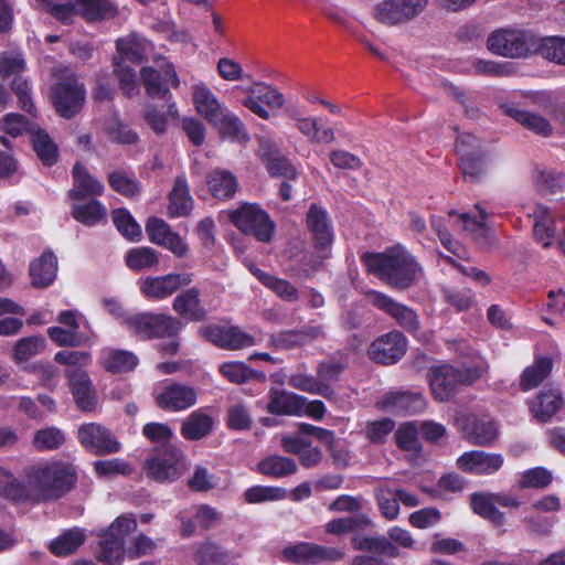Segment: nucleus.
I'll return each instance as SVG.
<instances>
[{"label": "nucleus", "mask_w": 565, "mask_h": 565, "mask_svg": "<svg viewBox=\"0 0 565 565\" xmlns=\"http://www.w3.org/2000/svg\"><path fill=\"white\" fill-rule=\"evenodd\" d=\"M23 478L28 500H55L70 490L75 481V470L62 460H43L24 467Z\"/></svg>", "instance_id": "nucleus-1"}, {"label": "nucleus", "mask_w": 565, "mask_h": 565, "mask_svg": "<svg viewBox=\"0 0 565 565\" xmlns=\"http://www.w3.org/2000/svg\"><path fill=\"white\" fill-rule=\"evenodd\" d=\"M367 270L393 288L404 290L416 285L423 277V269L415 257L402 245L384 253L364 256Z\"/></svg>", "instance_id": "nucleus-2"}, {"label": "nucleus", "mask_w": 565, "mask_h": 565, "mask_svg": "<svg viewBox=\"0 0 565 565\" xmlns=\"http://www.w3.org/2000/svg\"><path fill=\"white\" fill-rule=\"evenodd\" d=\"M149 49L150 43L135 33L116 41L117 54L113 61L114 72L119 81L121 90L128 97L139 93L136 71L129 64H141L146 60Z\"/></svg>", "instance_id": "nucleus-3"}, {"label": "nucleus", "mask_w": 565, "mask_h": 565, "mask_svg": "<svg viewBox=\"0 0 565 565\" xmlns=\"http://www.w3.org/2000/svg\"><path fill=\"white\" fill-rule=\"evenodd\" d=\"M489 365L480 360L476 366L457 369L449 364L435 366L429 372L431 395L438 402L449 401L462 385H469L488 372Z\"/></svg>", "instance_id": "nucleus-4"}, {"label": "nucleus", "mask_w": 565, "mask_h": 565, "mask_svg": "<svg viewBox=\"0 0 565 565\" xmlns=\"http://www.w3.org/2000/svg\"><path fill=\"white\" fill-rule=\"evenodd\" d=\"M487 49L505 58H526L537 53L539 36L520 28H500L487 38Z\"/></svg>", "instance_id": "nucleus-5"}, {"label": "nucleus", "mask_w": 565, "mask_h": 565, "mask_svg": "<svg viewBox=\"0 0 565 565\" xmlns=\"http://www.w3.org/2000/svg\"><path fill=\"white\" fill-rule=\"evenodd\" d=\"M122 324L142 340L175 337L183 329V323L178 318L152 312L127 316Z\"/></svg>", "instance_id": "nucleus-6"}, {"label": "nucleus", "mask_w": 565, "mask_h": 565, "mask_svg": "<svg viewBox=\"0 0 565 565\" xmlns=\"http://www.w3.org/2000/svg\"><path fill=\"white\" fill-rule=\"evenodd\" d=\"M231 222L243 233L253 235L262 243H269L276 225L269 214L255 203H243L230 213Z\"/></svg>", "instance_id": "nucleus-7"}, {"label": "nucleus", "mask_w": 565, "mask_h": 565, "mask_svg": "<svg viewBox=\"0 0 565 565\" xmlns=\"http://www.w3.org/2000/svg\"><path fill=\"white\" fill-rule=\"evenodd\" d=\"M137 527L132 514L119 515L104 532L98 552V561L106 565H122L125 558V537Z\"/></svg>", "instance_id": "nucleus-8"}, {"label": "nucleus", "mask_w": 565, "mask_h": 565, "mask_svg": "<svg viewBox=\"0 0 565 565\" xmlns=\"http://www.w3.org/2000/svg\"><path fill=\"white\" fill-rule=\"evenodd\" d=\"M429 0H381L372 10L373 18L388 26L403 25L418 18Z\"/></svg>", "instance_id": "nucleus-9"}, {"label": "nucleus", "mask_w": 565, "mask_h": 565, "mask_svg": "<svg viewBox=\"0 0 565 565\" xmlns=\"http://www.w3.org/2000/svg\"><path fill=\"white\" fill-rule=\"evenodd\" d=\"M186 469L183 452L171 445L148 458L145 462L147 477L159 482H171L180 478Z\"/></svg>", "instance_id": "nucleus-10"}, {"label": "nucleus", "mask_w": 565, "mask_h": 565, "mask_svg": "<svg viewBox=\"0 0 565 565\" xmlns=\"http://www.w3.org/2000/svg\"><path fill=\"white\" fill-rule=\"evenodd\" d=\"M457 153L465 178L477 180L487 172L488 161L481 151L480 141L470 134H462L457 138Z\"/></svg>", "instance_id": "nucleus-11"}, {"label": "nucleus", "mask_w": 565, "mask_h": 565, "mask_svg": "<svg viewBox=\"0 0 565 565\" xmlns=\"http://www.w3.org/2000/svg\"><path fill=\"white\" fill-rule=\"evenodd\" d=\"M86 92L75 76H68L57 83L53 90L56 111L64 118H72L83 107Z\"/></svg>", "instance_id": "nucleus-12"}, {"label": "nucleus", "mask_w": 565, "mask_h": 565, "mask_svg": "<svg viewBox=\"0 0 565 565\" xmlns=\"http://www.w3.org/2000/svg\"><path fill=\"white\" fill-rule=\"evenodd\" d=\"M285 561L299 564L312 565L323 561H339L344 557V553L333 548L326 547L315 543L301 542L288 545L282 550Z\"/></svg>", "instance_id": "nucleus-13"}, {"label": "nucleus", "mask_w": 565, "mask_h": 565, "mask_svg": "<svg viewBox=\"0 0 565 565\" xmlns=\"http://www.w3.org/2000/svg\"><path fill=\"white\" fill-rule=\"evenodd\" d=\"M248 96L242 100V105L262 119H269L270 113L262 105L269 108H281L285 104L284 95L274 86L263 82L255 83L245 89Z\"/></svg>", "instance_id": "nucleus-14"}, {"label": "nucleus", "mask_w": 565, "mask_h": 565, "mask_svg": "<svg viewBox=\"0 0 565 565\" xmlns=\"http://www.w3.org/2000/svg\"><path fill=\"white\" fill-rule=\"evenodd\" d=\"M154 399L163 411L182 412L195 405L198 392L192 386L170 382L157 391Z\"/></svg>", "instance_id": "nucleus-15"}, {"label": "nucleus", "mask_w": 565, "mask_h": 565, "mask_svg": "<svg viewBox=\"0 0 565 565\" xmlns=\"http://www.w3.org/2000/svg\"><path fill=\"white\" fill-rule=\"evenodd\" d=\"M192 281L191 274H168L157 277H146L140 280V291L152 301H160L172 296L179 288Z\"/></svg>", "instance_id": "nucleus-16"}, {"label": "nucleus", "mask_w": 565, "mask_h": 565, "mask_svg": "<svg viewBox=\"0 0 565 565\" xmlns=\"http://www.w3.org/2000/svg\"><path fill=\"white\" fill-rule=\"evenodd\" d=\"M367 297L373 306L387 313L406 331L417 332L419 330L418 315L412 308L380 291L372 290Z\"/></svg>", "instance_id": "nucleus-17"}, {"label": "nucleus", "mask_w": 565, "mask_h": 565, "mask_svg": "<svg viewBox=\"0 0 565 565\" xmlns=\"http://www.w3.org/2000/svg\"><path fill=\"white\" fill-rule=\"evenodd\" d=\"M376 406L394 414H417L426 409L427 401L420 392L391 391L376 402Z\"/></svg>", "instance_id": "nucleus-18"}, {"label": "nucleus", "mask_w": 565, "mask_h": 565, "mask_svg": "<svg viewBox=\"0 0 565 565\" xmlns=\"http://www.w3.org/2000/svg\"><path fill=\"white\" fill-rule=\"evenodd\" d=\"M407 339L399 331H391L372 342L369 356L382 364H393L406 353Z\"/></svg>", "instance_id": "nucleus-19"}, {"label": "nucleus", "mask_w": 565, "mask_h": 565, "mask_svg": "<svg viewBox=\"0 0 565 565\" xmlns=\"http://www.w3.org/2000/svg\"><path fill=\"white\" fill-rule=\"evenodd\" d=\"M81 444L95 455L115 454L120 450V443L105 427L98 424L83 425L78 429Z\"/></svg>", "instance_id": "nucleus-20"}, {"label": "nucleus", "mask_w": 565, "mask_h": 565, "mask_svg": "<svg viewBox=\"0 0 565 565\" xmlns=\"http://www.w3.org/2000/svg\"><path fill=\"white\" fill-rule=\"evenodd\" d=\"M201 334L215 345L227 350H239L256 344L253 335L238 327L207 326L200 329Z\"/></svg>", "instance_id": "nucleus-21"}, {"label": "nucleus", "mask_w": 565, "mask_h": 565, "mask_svg": "<svg viewBox=\"0 0 565 565\" xmlns=\"http://www.w3.org/2000/svg\"><path fill=\"white\" fill-rule=\"evenodd\" d=\"M146 232L149 239L172 252L177 257H183L188 253V244L168 223L161 218L152 217L146 224Z\"/></svg>", "instance_id": "nucleus-22"}, {"label": "nucleus", "mask_w": 565, "mask_h": 565, "mask_svg": "<svg viewBox=\"0 0 565 565\" xmlns=\"http://www.w3.org/2000/svg\"><path fill=\"white\" fill-rule=\"evenodd\" d=\"M160 71L153 67H142L141 78L147 93L152 96H163L169 90V85L177 87L179 78L171 63L164 58L159 62Z\"/></svg>", "instance_id": "nucleus-23"}, {"label": "nucleus", "mask_w": 565, "mask_h": 565, "mask_svg": "<svg viewBox=\"0 0 565 565\" xmlns=\"http://www.w3.org/2000/svg\"><path fill=\"white\" fill-rule=\"evenodd\" d=\"M65 376L78 408L84 412L93 411L97 398L87 372L84 369H67Z\"/></svg>", "instance_id": "nucleus-24"}, {"label": "nucleus", "mask_w": 565, "mask_h": 565, "mask_svg": "<svg viewBox=\"0 0 565 565\" xmlns=\"http://www.w3.org/2000/svg\"><path fill=\"white\" fill-rule=\"evenodd\" d=\"M458 468L473 475H491L503 465V458L499 454H488L481 450H471L462 454L457 459Z\"/></svg>", "instance_id": "nucleus-25"}, {"label": "nucleus", "mask_w": 565, "mask_h": 565, "mask_svg": "<svg viewBox=\"0 0 565 565\" xmlns=\"http://www.w3.org/2000/svg\"><path fill=\"white\" fill-rule=\"evenodd\" d=\"M104 185L81 163L73 168V188L68 191V196L73 201H83L102 195Z\"/></svg>", "instance_id": "nucleus-26"}, {"label": "nucleus", "mask_w": 565, "mask_h": 565, "mask_svg": "<svg viewBox=\"0 0 565 565\" xmlns=\"http://www.w3.org/2000/svg\"><path fill=\"white\" fill-rule=\"evenodd\" d=\"M288 117L294 120L296 129L310 142L331 143L335 140L333 129L330 127H319L316 117L302 116L296 109L288 110Z\"/></svg>", "instance_id": "nucleus-27"}, {"label": "nucleus", "mask_w": 565, "mask_h": 565, "mask_svg": "<svg viewBox=\"0 0 565 565\" xmlns=\"http://www.w3.org/2000/svg\"><path fill=\"white\" fill-rule=\"evenodd\" d=\"M192 95L196 111L211 124L216 122L227 109L205 84L194 85Z\"/></svg>", "instance_id": "nucleus-28"}, {"label": "nucleus", "mask_w": 565, "mask_h": 565, "mask_svg": "<svg viewBox=\"0 0 565 565\" xmlns=\"http://www.w3.org/2000/svg\"><path fill=\"white\" fill-rule=\"evenodd\" d=\"M307 224L315 237V247L322 250L330 249L333 232L327 212L317 205H311L307 214Z\"/></svg>", "instance_id": "nucleus-29"}, {"label": "nucleus", "mask_w": 565, "mask_h": 565, "mask_svg": "<svg viewBox=\"0 0 565 565\" xmlns=\"http://www.w3.org/2000/svg\"><path fill=\"white\" fill-rule=\"evenodd\" d=\"M57 275V258L47 250L40 257L31 262L30 276L33 286L38 288H45L53 284Z\"/></svg>", "instance_id": "nucleus-30"}, {"label": "nucleus", "mask_w": 565, "mask_h": 565, "mask_svg": "<svg viewBox=\"0 0 565 565\" xmlns=\"http://www.w3.org/2000/svg\"><path fill=\"white\" fill-rule=\"evenodd\" d=\"M193 205L194 201L190 195L185 177H177L173 188L169 193L168 215L170 217L186 216L193 209Z\"/></svg>", "instance_id": "nucleus-31"}, {"label": "nucleus", "mask_w": 565, "mask_h": 565, "mask_svg": "<svg viewBox=\"0 0 565 565\" xmlns=\"http://www.w3.org/2000/svg\"><path fill=\"white\" fill-rule=\"evenodd\" d=\"M249 271L268 289H270L277 297L288 302H296L299 300L298 289L288 280L276 277L266 273L255 265H247Z\"/></svg>", "instance_id": "nucleus-32"}, {"label": "nucleus", "mask_w": 565, "mask_h": 565, "mask_svg": "<svg viewBox=\"0 0 565 565\" xmlns=\"http://www.w3.org/2000/svg\"><path fill=\"white\" fill-rule=\"evenodd\" d=\"M532 215L534 217L533 232L535 239L541 243L543 247H551L556 234L555 218L551 209L539 203L535 205Z\"/></svg>", "instance_id": "nucleus-33"}, {"label": "nucleus", "mask_w": 565, "mask_h": 565, "mask_svg": "<svg viewBox=\"0 0 565 565\" xmlns=\"http://www.w3.org/2000/svg\"><path fill=\"white\" fill-rule=\"evenodd\" d=\"M303 396L284 390H270L267 409L276 415L301 416Z\"/></svg>", "instance_id": "nucleus-34"}, {"label": "nucleus", "mask_w": 565, "mask_h": 565, "mask_svg": "<svg viewBox=\"0 0 565 565\" xmlns=\"http://www.w3.org/2000/svg\"><path fill=\"white\" fill-rule=\"evenodd\" d=\"M206 183L210 193L217 200L232 199L238 189L237 178L224 169L212 170L207 174Z\"/></svg>", "instance_id": "nucleus-35"}, {"label": "nucleus", "mask_w": 565, "mask_h": 565, "mask_svg": "<svg viewBox=\"0 0 565 565\" xmlns=\"http://www.w3.org/2000/svg\"><path fill=\"white\" fill-rule=\"evenodd\" d=\"M72 216L85 226H95L106 220L107 209L96 199L73 201Z\"/></svg>", "instance_id": "nucleus-36"}, {"label": "nucleus", "mask_w": 565, "mask_h": 565, "mask_svg": "<svg viewBox=\"0 0 565 565\" xmlns=\"http://www.w3.org/2000/svg\"><path fill=\"white\" fill-rule=\"evenodd\" d=\"M563 406V398L558 390H543L534 402L531 403L530 409L533 416L542 423L550 420Z\"/></svg>", "instance_id": "nucleus-37"}, {"label": "nucleus", "mask_w": 565, "mask_h": 565, "mask_svg": "<svg viewBox=\"0 0 565 565\" xmlns=\"http://www.w3.org/2000/svg\"><path fill=\"white\" fill-rule=\"evenodd\" d=\"M173 309L181 317L193 321H202L206 317L205 310L200 305L196 288H190L178 295L173 300Z\"/></svg>", "instance_id": "nucleus-38"}, {"label": "nucleus", "mask_w": 565, "mask_h": 565, "mask_svg": "<svg viewBox=\"0 0 565 565\" xmlns=\"http://www.w3.org/2000/svg\"><path fill=\"white\" fill-rule=\"evenodd\" d=\"M138 362V358L126 350L104 349L100 355V364L111 373L132 371Z\"/></svg>", "instance_id": "nucleus-39"}, {"label": "nucleus", "mask_w": 565, "mask_h": 565, "mask_svg": "<svg viewBox=\"0 0 565 565\" xmlns=\"http://www.w3.org/2000/svg\"><path fill=\"white\" fill-rule=\"evenodd\" d=\"M77 14L88 21L111 19L117 15L118 7L111 0H78Z\"/></svg>", "instance_id": "nucleus-40"}, {"label": "nucleus", "mask_w": 565, "mask_h": 565, "mask_svg": "<svg viewBox=\"0 0 565 565\" xmlns=\"http://www.w3.org/2000/svg\"><path fill=\"white\" fill-rule=\"evenodd\" d=\"M537 191L543 195L555 194L565 189V174L550 168H536L532 174Z\"/></svg>", "instance_id": "nucleus-41"}, {"label": "nucleus", "mask_w": 565, "mask_h": 565, "mask_svg": "<svg viewBox=\"0 0 565 565\" xmlns=\"http://www.w3.org/2000/svg\"><path fill=\"white\" fill-rule=\"evenodd\" d=\"M257 471L271 478H285L297 472V463L291 458L271 455L258 462Z\"/></svg>", "instance_id": "nucleus-42"}, {"label": "nucleus", "mask_w": 565, "mask_h": 565, "mask_svg": "<svg viewBox=\"0 0 565 565\" xmlns=\"http://www.w3.org/2000/svg\"><path fill=\"white\" fill-rule=\"evenodd\" d=\"M212 125H214L225 138L232 141L245 143L249 140V136L242 120L228 109Z\"/></svg>", "instance_id": "nucleus-43"}, {"label": "nucleus", "mask_w": 565, "mask_h": 565, "mask_svg": "<svg viewBox=\"0 0 565 565\" xmlns=\"http://www.w3.org/2000/svg\"><path fill=\"white\" fill-rule=\"evenodd\" d=\"M85 531L79 527L70 529L50 543L51 552L56 556L74 553L85 541Z\"/></svg>", "instance_id": "nucleus-44"}, {"label": "nucleus", "mask_w": 565, "mask_h": 565, "mask_svg": "<svg viewBox=\"0 0 565 565\" xmlns=\"http://www.w3.org/2000/svg\"><path fill=\"white\" fill-rule=\"evenodd\" d=\"M213 428V419L201 411L193 412L182 424L181 435L189 440L205 437Z\"/></svg>", "instance_id": "nucleus-45"}, {"label": "nucleus", "mask_w": 565, "mask_h": 565, "mask_svg": "<svg viewBox=\"0 0 565 565\" xmlns=\"http://www.w3.org/2000/svg\"><path fill=\"white\" fill-rule=\"evenodd\" d=\"M374 495L381 515L388 521L396 520L399 515V501L397 488L381 484L374 490Z\"/></svg>", "instance_id": "nucleus-46"}, {"label": "nucleus", "mask_w": 565, "mask_h": 565, "mask_svg": "<svg viewBox=\"0 0 565 565\" xmlns=\"http://www.w3.org/2000/svg\"><path fill=\"white\" fill-rule=\"evenodd\" d=\"M470 504L475 513L487 519L495 525L504 523V515L497 509L494 494L475 493L471 495Z\"/></svg>", "instance_id": "nucleus-47"}, {"label": "nucleus", "mask_w": 565, "mask_h": 565, "mask_svg": "<svg viewBox=\"0 0 565 565\" xmlns=\"http://www.w3.org/2000/svg\"><path fill=\"white\" fill-rule=\"evenodd\" d=\"M509 114L518 122L536 135L548 137L553 132L550 121L541 115L520 108H511Z\"/></svg>", "instance_id": "nucleus-48"}, {"label": "nucleus", "mask_w": 565, "mask_h": 565, "mask_svg": "<svg viewBox=\"0 0 565 565\" xmlns=\"http://www.w3.org/2000/svg\"><path fill=\"white\" fill-rule=\"evenodd\" d=\"M220 373L231 383L242 384L254 377L265 380L263 372L252 370L248 365L241 361L224 362L218 366Z\"/></svg>", "instance_id": "nucleus-49"}, {"label": "nucleus", "mask_w": 565, "mask_h": 565, "mask_svg": "<svg viewBox=\"0 0 565 565\" xmlns=\"http://www.w3.org/2000/svg\"><path fill=\"white\" fill-rule=\"evenodd\" d=\"M553 362L550 358H540L535 363L526 367L521 376V387L530 391L543 382L552 371Z\"/></svg>", "instance_id": "nucleus-50"}, {"label": "nucleus", "mask_w": 565, "mask_h": 565, "mask_svg": "<svg viewBox=\"0 0 565 565\" xmlns=\"http://www.w3.org/2000/svg\"><path fill=\"white\" fill-rule=\"evenodd\" d=\"M328 257L329 249L316 248L315 253L305 254L297 265L288 269V273L299 278H309L321 267L323 260Z\"/></svg>", "instance_id": "nucleus-51"}, {"label": "nucleus", "mask_w": 565, "mask_h": 565, "mask_svg": "<svg viewBox=\"0 0 565 565\" xmlns=\"http://www.w3.org/2000/svg\"><path fill=\"white\" fill-rule=\"evenodd\" d=\"M113 222L118 232L128 241L139 242L142 237L140 225L126 209H116L113 211Z\"/></svg>", "instance_id": "nucleus-52"}, {"label": "nucleus", "mask_w": 565, "mask_h": 565, "mask_svg": "<svg viewBox=\"0 0 565 565\" xmlns=\"http://www.w3.org/2000/svg\"><path fill=\"white\" fill-rule=\"evenodd\" d=\"M260 156L267 163L269 173L274 177H284L287 179H295L297 171L287 158L280 156H273L266 147V141L260 142Z\"/></svg>", "instance_id": "nucleus-53"}, {"label": "nucleus", "mask_w": 565, "mask_h": 565, "mask_svg": "<svg viewBox=\"0 0 565 565\" xmlns=\"http://www.w3.org/2000/svg\"><path fill=\"white\" fill-rule=\"evenodd\" d=\"M289 384L299 390L310 394H319L326 398H331L334 394L333 390L315 377L305 373H297L290 376Z\"/></svg>", "instance_id": "nucleus-54"}, {"label": "nucleus", "mask_w": 565, "mask_h": 565, "mask_svg": "<svg viewBox=\"0 0 565 565\" xmlns=\"http://www.w3.org/2000/svg\"><path fill=\"white\" fill-rule=\"evenodd\" d=\"M31 135L33 149L40 160L46 166L54 164L57 159V147L50 136L41 129H34Z\"/></svg>", "instance_id": "nucleus-55"}, {"label": "nucleus", "mask_w": 565, "mask_h": 565, "mask_svg": "<svg viewBox=\"0 0 565 565\" xmlns=\"http://www.w3.org/2000/svg\"><path fill=\"white\" fill-rule=\"evenodd\" d=\"M470 443L479 446H487L498 437V426L493 420L476 419L467 431Z\"/></svg>", "instance_id": "nucleus-56"}, {"label": "nucleus", "mask_w": 565, "mask_h": 565, "mask_svg": "<svg viewBox=\"0 0 565 565\" xmlns=\"http://www.w3.org/2000/svg\"><path fill=\"white\" fill-rule=\"evenodd\" d=\"M0 498H8L14 501L28 500L26 488L9 470L0 468Z\"/></svg>", "instance_id": "nucleus-57"}, {"label": "nucleus", "mask_w": 565, "mask_h": 565, "mask_svg": "<svg viewBox=\"0 0 565 565\" xmlns=\"http://www.w3.org/2000/svg\"><path fill=\"white\" fill-rule=\"evenodd\" d=\"M104 131L111 141L117 143L132 145L139 139L137 132L121 122L117 115H114L104 124Z\"/></svg>", "instance_id": "nucleus-58"}, {"label": "nucleus", "mask_w": 565, "mask_h": 565, "mask_svg": "<svg viewBox=\"0 0 565 565\" xmlns=\"http://www.w3.org/2000/svg\"><path fill=\"white\" fill-rule=\"evenodd\" d=\"M372 525V520L365 514L339 518L326 524V531L331 534H344Z\"/></svg>", "instance_id": "nucleus-59"}, {"label": "nucleus", "mask_w": 565, "mask_h": 565, "mask_svg": "<svg viewBox=\"0 0 565 565\" xmlns=\"http://www.w3.org/2000/svg\"><path fill=\"white\" fill-rule=\"evenodd\" d=\"M47 335L60 347H78L89 341V332L71 331L62 327H50Z\"/></svg>", "instance_id": "nucleus-60"}, {"label": "nucleus", "mask_w": 565, "mask_h": 565, "mask_svg": "<svg viewBox=\"0 0 565 565\" xmlns=\"http://www.w3.org/2000/svg\"><path fill=\"white\" fill-rule=\"evenodd\" d=\"M65 441V434L56 427H45L34 434L32 444L39 451L53 450Z\"/></svg>", "instance_id": "nucleus-61"}, {"label": "nucleus", "mask_w": 565, "mask_h": 565, "mask_svg": "<svg viewBox=\"0 0 565 565\" xmlns=\"http://www.w3.org/2000/svg\"><path fill=\"white\" fill-rule=\"evenodd\" d=\"M158 262V253L151 247L131 248L126 255V264L132 270L150 268Z\"/></svg>", "instance_id": "nucleus-62"}, {"label": "nucleus", "mask_w": 565, "mask_h": 565, "mask_svg": "<svg viewBox=\"0 0 565 565\" xmlns=\"http://www.w3.org/2000/svg\"><path fill=\"white\" fill-rule=\"evenodd\" d=\"M537 53L543 57L565 65V38H539Z\"/></svg>", "instance_id": "nucleus-63"}, {"label": "nucleus", "mask_w": 565, "mask_h": 565, "mask_svg": "<svg viewBox=\"0 0 565 565\" xmlns=\"http://www.w3.org/2000/svg\"><path fill=\"white\" fill-rule=\"evenodd\" d=\"M228 555L212 542L202 543L196 552L198 565H227Z\"/></svg>", "instance_id": "nucleus-64"}]
</instances>
